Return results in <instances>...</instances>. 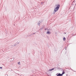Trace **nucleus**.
<instances>
[{
	"mask_svg": "<svg viewBox=\"0 0 76 76\" xmlns=\"http://www.w3.org/2000/svg\"><path fill=\"white\" fill-rule=\"evenodd\" d=\"M54 70V68H53L51 69H50L49 70V71H52V70Z\"/></svg>",
	"mask_w": 76,
	"mask_h": 76,
	"instance_id": "20e7f679",
	"label": "nucleus"
},
{
	"mask_svg": "<svg viewBox=\"0 0 76 76\" xmlns=\"http://www.w3.org/2000/svg\"><path fill=\"white\" fill-rule=\"evenodd\" d=\"M47 33L48 34V35H50V34H51V32L49 31H48L47 32Z\"/></svg>",
	"mask_w": 76,
	"mask_h": 76,
	"instance_id": "7ed1b4c3",
	"label": "nucleus"
},
{
	"mask_svg": "<svg viewBox=\"0 0 76 76\" xmlns=\"http://www.w3.org/2000/svg\"><path fill=\"white\" fill-rule=\"evenodd\" d=\"M42 28H41L40 29V30H42Z\"/></svg>",
	"mask_w": 76,
	"mask_h": 76,
	"instance_id": "f8f14e48",
	"label": "nucleus"
},
{
	"mask_svg": "<svg viewBox=\"0 0 76 76\" xmlns=\"http://www.w3.org/2000/svg\"><path fill=\"white\" fill-rule=\"evenodd\" d=\"M72 3H73V2Z\"/></svg>",
	"mask_w": 76,
	"mask_h": 76,
	"instance_id": "dca6fc26",
	"label": "nucleus"
},
{
	"mask_svg": "<svg viewBox=\"0 0 76 76\" xmlns=\"http://www.w3.org/2000/svg\"><path fill=\"white\" fill-rule=\"evenodd\" d=\"M62 75H63L64 74V72H63L62 73Z\"/></svg>",
	"mask_w": 76,
	"mask_h": 76,
	"instance_id": "6e6552de",
	"label": "nucleus"
},
{
	"mask_svg": "<svg viewBox=\"0 0 76 76\" xmlns=\"http://www.w3.org/2000/svg\"><path fill=\"white\" fill-rule=\"evenodd\" d=\"M60 75H61L60 76H62V75H63V74H60Z\"/></svg>",
	"mask_w": 76,
	"mask_h": 76,
	"instance_id": "1a4fd4ad",
	"label": "nucleus"
},
{
	"mask_svg": "<svg viewBox=\"0 0 76 76\" xmlns=\"http://www.w3.org/2000/svg\"><path fill=\"white\" fill-rule=\"evenodd\" d=\"M47 29L45 28V31H46V30H47Z\"/></svg>",
	"mask_w": 76,
	"mask_h": 76,
	"instance_id": "ddd939ff",
	"label": "nucleus"
},
{
	"mask_svg": "<svg viewBox=\"0 0 76 76\" xmlns=\"http://www.w3.org/2000/svg\"><path fill=\"white\" fill-rule=\"evenodd\" d=\"M39 24H39H40V22H39V23H38Z\"/></svg>",
	"mask_w": 76,
	"mask_h": 76,
	"instance_id": "9b49d317",
	"label": "nucleus"
},
{
	"mask_svg": "<svg viewBox=\"0 0 76 76\" xmlns=\"http://www.w3.org/2000/svg\"><path fill=\"white\" fill-rule=\"evenodd\" d=\"M17 44H19V42H17Z\"/></svg>",
	"mask_w": 76,
	"mask_h": 76,
	"instance_id": "4468645a",
	"label": "nucleus"
},
{
	"mask_svg": "<svg viewBox=\"0 0 76 76\" xmlns=\"http://www.w3.org/2000/svg\"><path fill=\"white\" fill-rule=\"evenodd\" d=\"M56 75L57 76H60V75H61V74H60V73H57L56 74Z\"/></svg>",
	"mask_w": 76,
	"mask_h": 76,
	"instance_id": "f03ea898",
	"label": "nucleus"
},
{
	"mask_svg": "<svg viewBox=\"0 0 76 76\" xmlns=\"http://www.w3.org/2000/svg\"><path fill=\"white\" fill-rule=\"evenodd\" d=\"M20 62H19L18 63V64L19 65H20Z\"/></svg>",
	"mask_w": 76,
	"mask_h": 76,
	"instance_id": "39448f33",
	"label": "nucleus"
},
{
	"mask_svg": "<svg viewBox=\"0 0 76 76\" xmlns=\"http://www.w3.org/2000/svg\"><path fill=\"white\" fill-rule=\"evenodd\" d=\"M63 40L64 41H66V38L65 37L63 38Z\"/></svg>",
	"mask_w": 76,
	"mask_h": 76,
	"instance_id": "423d86ee",
	"label": "nucleus"
},
{
	"mask_svg": "<svg viewBox=\"0 0 76 76\" xmlns=\"http://www.w3.org/2000/svg\"><path fill=\"white\" fill-rule=\"evenodd\" d=\"M33 34H35V33H34Z\"/></svg>",
	"mask_w": 76,
	"mask_h": 76,
	"instance_id": "2eb2a0df",
	"label": "nucleus"
},
{
	"mask_svg": "<svg viewBox=\"0 0 76 76\" xmlns=\"http://www.w3.org/2000/svg\"><path fill=\"white\" fill-rule=\"evenodd\" d=\"M55 7H56L55 8L54 10V11L55 12H57L58 10L59 9V8L60 7V4H57L55 6Z\"/></svg>",
	"mask_w": 76,
	"mask_h": 76,
	"instance_id": "f257e3e1",
	"label": "nucleus"
},
{
	"mask_svg": "<svg viewBox=\"0 0 76 76\" xmlns=\"http://www.w3.org/2000/svg\"><path fill=\"white\" fill-rule=\"evenodd\" d=\"M55 13H56V12L54 11L53 12V14H55Z\"/></svg>",
	"mask_w": 76,
	"mask_h": 76,
	"instance_id": "0eeeda50",
	"label": "nucleus"
},
{
	"mask_svg": "<svg viewBox=\"0 0 76 76\" xmlns=\"http://www.w3.org/2000/svg\"><path fill=\"white\" fill-rule=\"evenodd\" d=\"M0 69H2V67H0Z\"/></svg>",
	"mask_w": 76,
	"mask_h": 76,
	"instance_id": "9d476101",
	"label": "nucleus"
}]
</instances>
